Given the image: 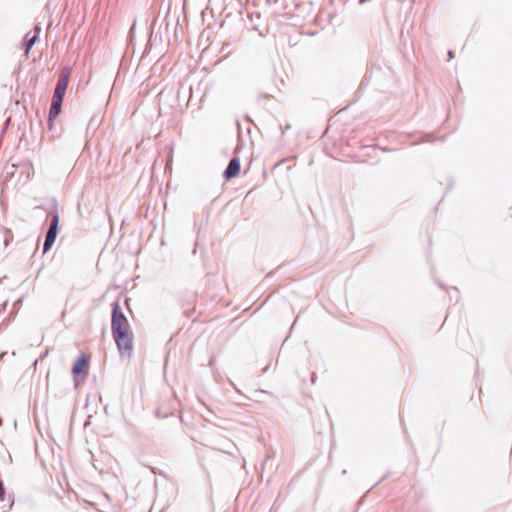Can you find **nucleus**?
<instances>
[{
  "label": "nucleus",
  "mask_w": 512,
  "mask_h": 512,
  "mask_svg": "<svg viewBox=\"0 0 512 512\" xmlns=\"http://www.w3.org/2000/svg\"><path fill=\"white\" fill-rule=\"evenodd\" d=\"M71 72L70 67H64L60 72L49 111V121L54 120L61 112L62 102L69 84Z\"/></svg>",
  "instance_id": "f257e3e1"
},
{
  "label": "nucleus",
  "mask_w": 512,
  "mask_h": 512,
  "mask_svg": "<svg viewBox=\"0 0 512 512\" xmlns=\"http://www.w3.org/2000/svg\"><path fill=\"white\" fill-rule=\"evenodd\" d=\"M112 334H118L122 332L130 331L129 323L126 316L121 311L120 305L118 302L113 304L112 311Z\"/></svg>",
  "instance_id": "f03ea898"
},
{
  "label": "nucleus",
  "mask_w": 512,
  "mask_h": 512,
  "mask_svg": "<svg viewBox=\"0 0 512 512\" xmlns=\"http://www.w3.org/2000/svg\"><path fill=\"white\" fill-rule=\"evenodd\" d=\"M113 338L121 353L131 354L133 349V335L131 331L114 334Z\"/></svg>",
  "instance_id": "7ed1b4c3"
},
{
  "label": "nucleus",
  "mask_w": 512,
  "mask_h": 512,
  "mask_svg": "<svg viewBox=\"0 0 512 512\" xmlns=\"http://www.w3.org/2000/svg\"><path fill=\"white\" fill-rule=\"evenodd\" d=\"M59 216L58 214L53 215L50 227L46 234L44 243V252H47L54 244L58 234Z\"/></svg>",
  "instance_id": "20e7f679"
},
{
  "label": "nucleus",
  "mask_w": 512,
  "mask_h": 512,
  "mask_svg": "<svg viewBox=\"0 0 512 512\" xmlns=\"http://www.w3.org/2000/svg\"><path fill=\"white\" fill-rule=\"evenodd\" d=\"M91 356L89 354H82L74 363L72 373L74 376L80 374L87 375L89 370Z\"/></svg>",
  "instance_id": "39448f33"
},
{
  "label": "nucleus",
  "mask_w": 512,
  "mask_h": 512,
  "mask_svg": "<svg viewBox=\"0 0 512 512\" xmlns=\"http://www.w3.org/2000/svg\"><path fill=\"white\" fill-rule=\"evenodd\" d=\"M240 167V161L238 158L231 159L226 170L224 171L225 179L230 180L237 177L240 172Z\"/></svg>",
  "instance_id": "423d86ee"
},
{
  "label": "nucleus",
  "mask_w": 512,
  "mask_h": 512,
  "mask_svg": "<svg viewBox=\"0 0 512 512\" xmlns=\"http://www.w3.org/2000/svg\"><path fill=\"white\" fill-rule=\"evenodd\" d=\"M37 40V35H34L32 38H30L26 44V53H28L30 51V49L32 48V46L34 45V43L36 42Z\"/></svg>",
  "instance_id": "0eeeda50"
},
{
  "label": "nucleus",
  "mask_w": 512,
  "mask_h": 512,
  "mask_svg": "<svg viewBox=\"0 0 512 512\" xmlns=\"http://www.w3.org/2000/svg\"><path fill=\"white\" fill-rule=\"evenodd\" d=\"M4 495H5V490H4V487H3V483L0 480V500L4 499Z\"/></svg>",
  "instance_id": "6e6552de"
}]
</instances>
